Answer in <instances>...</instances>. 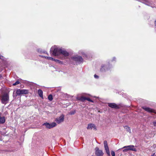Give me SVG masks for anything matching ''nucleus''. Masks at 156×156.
Returning <instances> with one entry per match:
<instances>
[{"label":"nucleus","instance_id":"1","mask_svg":"<svg viewBox=\"0 0 156 156\" xmlns=\"http://www.w3.org/2000/svg\"><path fill=\"white\" fill-rule=\"evenodd\" d=\"M51 49L53 50L52 54L53 55L58 56L61 54L62 48L57 46H55L52 47Z\"/></svg>","mask_w":156,"mask_h":156},{"label":"nucleus","instance_id":"2","mask_svg":"<svg viewBox=\"0 0 156 156\" xmlns=\"http://www.w3.org/2000/svg\"><path fill=\"white\" fill-rule=\"evenodd\" d=\"M9 101V95L8 93L4 94L2 97L1 101L2 103L5 104Z\"/></svg>","mask_w":156,"mask_h":156},{"label":"nucleus","instance_id":"3","mask_svg":"<svg viewBox=\"0 0 156 156\" xmlns=\"http://www.w3.org/2000/svg\"><path fill=\"white\" fill-rule=\"evenodd\" d=\"M71 59L74 61L78 62H82L83 61V59L81 56L78 55H75L71 57Z\"/></svg>","mask_w":156,"mask_h":156},{"label":"nucleus","instance_id":"4","mask_svg":"<svg viewBox=\"0 0 156 156\" xmlns=\"http://www.w3.org/2000/svg\"><path fill=\"white\" fill-rule=\"evenodd\" d=\"M61 54H62L64 56V57H59V58L62 60L65 59L66 58L65 57L68 56L69 55V54L68 52L62 48Z\"/></svg>","mask_w":156,"mask_h":156},{"label":"nucleus","instance_id":"5","mask_svg":"<svg viewBox=\"0 0 156 156\" xmlns=\"http://www.w3.org/2000/svg\"><path fill=\"white\" fill-rule=\"evenodd\" d=\"M28 90H27L25 89H18L16 90V93L17 95H20L21 94H28Z\"/></svg>","mask_w":156,"mask_h":156},{"label":"nucleus","instance_id":"6","mask_svg":"<svg viewBox=\"0 0 156 156\" xmlns=\"http://www.w3.org/2000/svg\"><path fill=\"white\" fill-rule=\"evenodd\" d=\"M43 125H44L47 128L50 129L55 126H56V124L55 122H53L51 124L46 123H44Z\"/></svg>","mask_w":156,"mask_h":156},{"label":"nucleus","instance_id":"7","mask_svg":"<svg viewBox=\"0 0 156 156\" xmlns=\"http://www.w3.org/2000/svg\"><path fill=\"white\" fill-rule=\"evenodd\" d=\"M95 154L97 156H102L103 155L102 151L99 149L98 147L95 148Z\"/></svg>","mask_w":156,"mask_h":156},{"label":"nucleus","instance_id":"8","mask_svg":"<svg viewBox=\"0 0 156 156\" xmlns=\"http://www.w3.org/2000/svg\"><path fill=\"white\" fill-rule=\"evenodd\" d=\"M64 120V116L62 115L60 117L57 118L55 119V121L57 123L59 124L63 122Z\"/></svg>","mask_w":156,"mask_h":156},{"label":"nucleus","instance_id":"9","mask_svg":"<svg viewBox=\"0 0 156 156\" xmlns=\"http://www.w3.org/2000/svg\"><path fill=\"white\" fill-rule=\"evenodd\" d=\"M87 129H93L94 130H97L95 124L93 123H90L88 125Z\"/></svg>","mask_w":156,"mask_h":156},{"label":"nucleus","instance_id":"10","mask_svg":"<svg viewBox=\"0 0 156 156\" xmlns=\"http://www.w3.org/2000/svg\"><path fill=\"white\" fill-rule=\"evenodd\" d=\"M125 147H128L129 149V151H136V149L134 147V146L133 145H129L124 147L122 148H124Z\"/></svg>","mask_w":156,"mask_h":156},{"label":"nucleus","instance_id":"11","mask_svg":"<svg viewBox=\"0 0 156 156\" xmlns=\"http://www.w3.org/2000/svg\"><path fill=\"white\" fill-rule=\"evenodd\" d=\"M108 106L112 108H119V106L116 104L114 103H109L108 104Z\"/></svg>","mask_w":156,"mask_h":156},{"label":"nucleus","instance_id":"12","mask_svg":"<svg viewBox=\"0 0 156 156\" xmlns=\"http://www.w3.org/2000/svg\"><path fill=\"white\" fill-rule=\"evenodd\" d=\"M146 111H147L149 112H154V111L151 109V108L147 107H144L143 108Z\"/></svg>","mask_w":156,"mask_h":156},{"label":"nucleus","instance_id":"13","mask_svg":"<svg viewBox=\"0 0 156 156\" xmlns=\"http://www.w3.org/2000/svg\"><path fill=\"white\" fill-rule=\"evenodd\" d=\"M142 1H143V2H142L143 3L147 5L151 6V4L149 2V0H142Z\"/></svg>","mask_w":156,"mask_h":156},{"label":"nucleus","instance_id":"14","mask_svg":"<svg viewBox=\"0 0 156 156\" xmlns=\"http://www.w3.org/2000/svg\"><path fill=\"white\" fill-rule=\"evenodd\" d=\"M78 100L81 101H84L86 100V97L82 96L81 97H78L77 98Z\"/></svg>","mask_w":156,"mask_h":156},{"label":"nucleus","instance_id":"15","mask_svg":"<svg viewBox=\"0 0 156 156\" xmlns=\"http://www.w3.org/2000/svg\"><path fill=\"white\" fill-rule=\"evenodd\" d=\"M106 153L108 156H110V153L108 146L105 147Z\"/></svg>","mask_w":156,"mask_h":156},{"label":"nucleus","instance_id":"16","mask_svg":"<svg viewBox=\"0 0 156 156\" xmlns=\"http://www.w3.org/2000/svg\"><path fill=\"white\" fill-rule=\"evenodd\" d=\"M108 69V68L107 67V66L103 65L101 66V71H104L106 69Z\"/></svg>","mask_w":156,"mask_h":156},{"label":"nucleus","instance_id":"17","mask_svg":"<svg viewBox=\"0 0 156 156\" xmlns=\"http://www.w3.org/2000/svg\"><path fill=\"white\" fill-rule=\"evenodd\" d=\"M38 93L39 95V96L43 98V91H42L41 90V89H39L38 90Z\"/></svg>","mask_w":156,"mask_h":156},{"label":"nucleus","instance_id":"18","mask_svg":"<svg viewBox=\"0 0 156 156\" xmlns=\"http://www.w3.org/2000/svg\"><path fill=\"white\" fill-rule=\"evenodd\" d=\"M5 122V118L4 117H0V123H4Z\"/></svg>","mask_w":156,"mask_h":156},{"label":"nucleus","instance_id":"19","mask_svg":"<svg viewBox=\"0 0 156 156\" xmlns=\"http://www.w3.org/2000/svg\"><path fill=\"white\" fill-rule=\"evenodd\" d=\"M41 56L43 58H45L47 59L48 60H49L54 61V58H52V57H50L45 56Z\"/></svg>","mask_w":156,"mask_h":156},{"label":"nucleus","instance_id":"20","mask_svg":"<svg viewBox=\"0 0 156 156\" xmlns=\"http://www.w3.org/2000/svg\"><path fill=\"white\" fill-rule=\"evenodd\" d=\"M54 61L55 62H56L57 63H58L59 64H63V62L62 61H61L58 60V59H55L54 58Z\"/></svg>","mask_w":156,"mask_h":156},{"label":"nucleus","instance_id":"21","mask_svg":"<svg viewBox=\"0 0 156 156\" xmlns=\"http://www.w3.org/2000/svg\"><path fill=\"white\" fill-rule=\"evenodd\" d=\"M48 100L50 101H51L53 100L52 96L51 94H50L48 95Z\"/></svg>","mask_w":156,"mask_h":156},{"label":"nucleus","instance_id":"22","mask_svg":"<svg viewBox=\"0 0 156 156\" xmlns=\"http://www.w3.org/2000/svg\"><path fill=\"white\" fill-rule=\"evenodd\" d=\"M125 128L126 129V130L129 133L131 132V129L129 127L127 126H126L125 127Z\"/></svg>","mask_w":156,"mask_h":156},{"label":"nucleus","instance_id":"23","mask_svg":"<svg viewBox=\"0 0 156 156\" xmlns=\"http://www.w3.org/2000/svg\"><path fill=\"white\" fill-rule=\"evenodd\" d=\"M124 148L122 151L123 152H127L128 151H129L130 149H129L128 147H125Z\"/></svg>","mask_w":156,"mask_h":156},{"label":"nucleus","instance_id":"24","mask_svg":"<svg viewBox=\"0 0 156 156\" xmlns=\"http://www.w3.org/2000/svg\"><path fill=\"white\" fill-rule=\"evenodd\" d=\"M20 82L19 81H17L15 83L13 84V85L15 86L19 84Z\"/></svg>","mask_w":156,"mask_h":156},{"label":"nucleus","instance_id":"25","mask_svg":"<svg viewBox=\"0 0 156 156\" xmlns=\"http://www.w3.org/2000/svg\"><path fill=\"white\" fill-rule=\"evenodd\" d=\"M104 147L108 146L107 141H106L105 140L104 141Z\"/></svg>","mask_w":156,"mask_h":156},{"label":"nucleus","instance_id":"26","mask_svg":"<svg viewBox=\"0 0 156 156\" xmlns=\"http://www.w3.org/2000/svg\"><path fill=\"white\" fill-rule=\"evenodd\" d=\"M86 100H87L90 102H93V101L92 100H91L89 98H86Z\"/></svg>","mask_w":156,"mask_h":156},{"label":"nucleus","instance_id":"27","mask_svg":"<svg viewBox=\"0 0 156 156\" xmlns=\"http://www.w3.org/2000/svg\"><path fill=\"white\" fill-rule=\"evenodd\" d=\"M111 154L112 156H115V152L114 151H111Z\"/></svg>","mask_w":156,"mask_h":156},{"label":"nucleus","instance_id":"28","mask_svg":"<svg viewBox=\"0 0 156 156\" xmlns=\"http://www.w3.org/2000/svg\"><path fill=\"white\" fill-rule=\"evenodd\" d=\"M152 123L154 126L156 127V120L153 121Z\"/></svg>","mask_w":156,"mask_h":156},{"label":"nucleus","instance_id":"29","mask_svg":"<svg viewBox=\"0 0 156 156\" xmlns=\"http://www.w3.org/2000/svg\"><path fill=\"white\" fill-rule=\"evenodd\" d=\"M75 111H71L70 112V114L71 115H73V114H74L75 113Z\"/></svg>","mask_w":156,"mask_h":156},{"label":"nucleus","instance_id":"30","mask_svg":"<svg viewBox=\"0 0 156 156\" xmlns=\"http://www.w3.org/2000/svg\"><path fill=\"white\" fill-rule=\"evenodd\" d=\"M94 77L95 78H96V79H98V78L99 77L97 75H96V74H95L94 75Z\"/></svg>","mask_w":156,"mask_h":156},{"label":"nucleus","instance_id":"31","mask_svg":"<svg viewBox=\"0 0 156 156\" xmlns=\"http://www.w3.org/2000/svg\"><path fill=\"white\" fill-rule=\"evenodd\" d=\"M115 59H116V58L115 57H114L113 58L112 61H115Z\"/></svg>","mask_w":156,"mask_h":156},{"label":"nucleus","instance_id":"32","mask_svg":"<svg viewBox=\"0 0 156 156\" xmlns=\"http://www.w3.org/2000/svg\"><path fill=\"white\" fill-rule=\"evenodd\" d=\"M3 57L2 56L0 55V59H3Z\"/></svg>","mask_w":156,"mask_h":156},{"label":"nucleus","instance_id":"33","mask_svg":"<svg viewBox=\"0 0 156 156\" xmlns=\"http://www.w3.org/2000/svg\"><path fill=\"white\" fill-rule=\"evenodd\" d=\"M155 28H156V20L155 21Z\"/></svg>","mask_w":156,"mask_h":156},{"label":"nucleus","instance_id":"34","mask_svg":"<svg viewBox=\"0 0 156 156\" xmlns=\"http://www.w3.org/2000/svg\"><path fill=\"white\" fill-rule=\"evenodd\" d=\"M151 156H156L155 153H154L153 155H151Z\"/></svg>","mask_w":156,"mask_h":156},{"label":"nucleus","instance_id":"35","mask_svg":"<svg viewBox=\"0 0 156 156\" xmlns=\"http://www.w3.org/2000/svg\"><path fill=\"white\" fill-rule=\"evenodd\" d=\"M81 54H82L83 55L84 54V52H81Z\"/></svg>","mask_w":156,"mask_h":156},{"label":"nucleus","instance_id":"36","mask_svg":"<svg viewBox=\"0 0 156 156\" xmlns=\"http://www.w3.org/2000/svg\"><path fill=\"white\" fill-rule=\"evenodd\" d=\"M0 77H1V75H0Z\"/></svg>","mask_w":156,"mask_h":156}]
</instances>
